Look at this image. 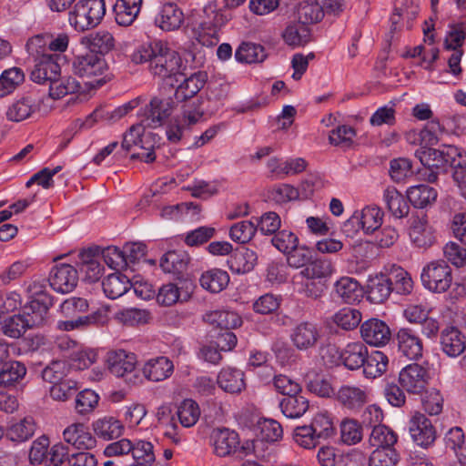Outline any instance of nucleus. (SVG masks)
Segmentation results:
<instances>
[{
    "instance_id": "55",
    "label": "nucleus",
    "mask_w": 466,
    "mask_h": 466,
    "mask_svg": "<svg viewBox=\"0 0 466 466\" xmlns=\"http://www.w3.org/2000/svg\"><path fill=\"white\" fill-rule=\"evenodd\" d=\"M115 319L127 326L146 324L150 319V313L147 309L129 308L117 311Z\"/></svg>"
},
{
    "instance_id": "3",
    "label": "nucleus",
    "mask_w": 466,
    "mask_h": 466,
    "mask_svg": "<svg viewBox=\"0 0 466 466\" xmlns=\"http://www.w3.org/2000/svg\"><path fill=\"white\" fill-rule=\"evenodd\" d=\"M455 152L456 147L451 145H442L440 149L428 147L417 149L415 156L423 166L420 175L430 183L436 182L441 173L447 172L449 158L456 155Z\"/></svg>"
},
{
    "instance_id": "48",
    "label": "nucleus",
    "mask_w": 466,
    "mask_h": 466,
    "mask_svg": "<svg viewBox=\"0 0 466 466\" xmlns=\"http://www.w3.org/2000/svg\"><path fill=\"white\" fill-rule=\"evenodd\" d=\"M267 55L262 46L253 43H242L235 53V57L241 63H260Z\"/></svg>"
},
{
    "instance_id": "29",
    "label": "nucleus",
    "mask_w": 466,
    "mask_h": 466,
    "mask_svg": "<svg viewBox=\"0 0 466 466\" xmlns=\"http://www.w3.org/2000/svg\"><path fill=\"white\" fill-rule=\"evenodd\" d=\"M368 357V348L363 342L357 341L346 345L342 350V363L350 370H355L363 367L365 358Z\"/></svg>"
},
{
    "instance_id": "2",
    "label": "nucleus",
    "mask_w": 466,
    "mask_h": 466,
    "mask_svg": "<svg viewBox=\"0 0 466 466\" xmlns=\"http://www.w3.org/2000/svg\"><path fill=\"white\" fill-rule=\"evenodd\" d=\"M203 13L201 21L193 27V36L202 46H216L219 41L218 29L231 19V15L222 7L217 8L214 3L206 5Z\"/></svg>"
},
{
    "instance_id": "54",
    "label": "nucleus",
    "mask_w": 466,
    "mask_h": 466,
    "mask_svg": "<svg viewBox=\"0 0 466 466\" xmlns=\"http://www.w3.org/2000/svg\"><path fill=\"white\" fill-rule=\"evenodd\" d=\"M324 14L325 12L318 0L315 2L303 1L298 7V17L305 25L319 22Z\"/></svg>"
},
{
    "instance_id": "25",
    "label": "nucleus",
    "mask_w": 466,
    "mask_h": 466,
    "mask_svg": "<svg viewBox=\"0 0 466 466\" xmlns=\"http://www.w3.org/2000/svg\"><path fill=\"white\" fill-rule=\"evenodd\" d=\"M334 293L342 302L352 304L362 298L360 284L350 277H342L334 284Z\"/></svg>"
},
{
    "instance_id": "18",
    "label": "nucleus",
    "mask_w": 466,
    "mask_h": 466,
    "mask_svg": "<svg viewBox=\"0 0 466 466\" xmlns=\"http://www.w3.org/2000/svg\"><path fill=\"white\" fill-rule=\"evenodd\" d=\"M27 292L31 299L27 308L36 314H41L46 319L47 311L53 305V298L46 293L45 280H33L27 287Z\"/></svg>"
},
{
    "instance_id": "46",
    "label": "nucleus",
    "mask_w": 466,
    "mask_h": 466,
    "mask_svg": "<svg viewBox=\"0 0 466 466\" xmlns=\"http://www.w3.org/2000/svg\"><path fill=\"white\" fill-rule=\"evenodd\" d=\"M332 264L328 259L316 258L309 262L301 269L299 275L302 279H310L319 280L326 279L332 274Z\"/></svg>"
},
{
    "instance_id": "63",
    "label": "nucleus",
    "mask_w": 466,
    "mask_h": 466,
    "mask_svg": "<svg viewBox=\"0 0 466 466\" xmlns=\"http://www.w3.org/2000/svg\"><path fill=\"white\" fill-rule=\"evenodd\" d=\"M399 455L393 448H380L373 451L369 459V466H396Z\"/></svg>"
},
{
    "instance_id": "33",
    "label": "nucleus",
    "mask_w": 466,
    "mask_h": 466,
    "mask_svg": "<svg viewBox=\"0 0 466 466\" xmlns=\"http://www.w3.org/2000/svg\"><path fill=\"white\" fill-rule=\"evenodd\" d=\"M105 295L111 299L123 296L131 288V281L128 277L121 273L108 275L102 282Z\"/></svg>"
},
{
    "instance_id": "36",
    "label": "nucleus",
    "mask_w": 466,
    "mask_h": 466,
    "mask_svg": "<svg viewBox=\"0 0 466 466\" xmlns=\"http://www.w3.org/2000/svg\"><path fill=\"white\" fill-rule=\"evenodd\" d=\"M81 42L96 54H107L115 47V39L107 31L90 34L83 37Z\"/></svg>"
},
{
    "instance_id": "51",
    "label": "nucleus",
    "mask_w": 466,
    "mask_h": 466,
    "mask_svg": "<svg viewBox=\"0 0 466 466\" xmlns=\"http://www.w3.org/2000/svg\"><path fill=\"white\" fill-rule=\"evenodd\" d=\"M26 373V369L24 364L19 361L5 362L0 370V387H9L19 380Z\"/></svg>"
},
{
    "instance_id": "35",
    "label": "nucleus",
    "mask_w": 466,
    "mask_h": 466,
    "mask_svg": "<svg viewBox=\"0 0 466 466\" xmlns=\"http://www.w3.org/2000/svg\"><path fill=\"white\" fill-rule=\"evenodd\" d=\"M218 384L226 392L238 393L245 388L244 373L237 369H223L218 375Z\"/></svg>"
},
{
    "instance_id": "27",
    "label": "nucleus",
    "mask_w": 466,
    "mask_h": 466,
    "mask_svg": "<svg viewBox=\"0 0 466 466\" xmlns=\"http://www.w3.org/2000/svg\"><path fill=\"white\" fill-rule=\"evenodd\" d=\"M367 287L368 299L375 304L386 301L392 292L387 274L380 273L370 277Z\"/></svg>"
},
{
    "instance_id": "4",
    "label": "nucleus",
    "mask_w": 466,
    "mask_h": 466,
    "mask_svg": "<svg viewBox=\"0 0 466 466\" xmlns=\"http://www.w3.org/2000/svg\"><path fill=\"white\" fill-rule=\"evenodd\" d=\"M106 14L105 0H79L68 13L69 25L77 32L98 25Z\"/></svg>"
},
{
    "instance_id": "62",
    "label": "nucleus",
    "mask_w": 466,
    "mask_h": 466,
    "mask_svg": "<svg viewBox=\"0 0 466 466\" xmlns=\"http://www.w3.org/2000/svg\"><path fill=\"white\" fill-rule=\"evenodd\" d=\"M312 429V432L315 434L319 441L320 439H328L334 435L335 428L330 418L325 413L317 414L311 423L309 425Z\"/></svg>"
},
{
    "instance_id": "45",
    "label": "nucleus",
    "mask_w": 466,
    "mask_h": 466,
    "mask_svg": "<svg viewBox=\"0 0 466 466\" xmlns=\"http://www.w3.org/2000/svg\"><path fill=\"white\" fill-rule=\"evenodd\" d=\"M199 282L206 290L218 293L227 287L229 282V276L222 269L214 268L203 273Z\"/></svg>"
},
{
    "instance_id": "19",
    "label": "nucleus",
    "mask_w": 466,
    "mask_h": 466,
    "mask_svg": "<svg viewBox=\"0 0 466 466\" xmlns=\"http://www.w3.org/2000/svg\"><path fill=\"white\" fill-rule=\"evenodd\" d=\"M65 442L77 450H92L96 446V438L82 423H74L63 431Z\"/></svg>"
},
{
    "instance_id": "24",
    "label": "nucleus",
    "mask_w": 466,
    "mask_h": 466,
    "mask_svg": "<svg viewBox=\"0 0 466 466\" xmlns=\"http://www.w3.org/2000/svg\"><path fill=\"white\" fill-rule=\"evenodd\" d=\"M174 371L173 362L167 357H157L146 362L143 367L145 377L152 381H162L169 378Z\"/></svg>"
},
{
    "instance_id": "56",
    "label": "nucleus",
    "mask_w": 466,
    "mask_h": 466,
    "mask_svg": "<svg viewBox=\"0 0 466 466\" xmlns=\"http://www.w3.org/2000/svg\"><path fill=\"white\" fill-rule=\"evenodd\" d=\"M25 79L20 68L7 69L0 76V97L12 93Z\"/></svg>"
},
{
    "instance_id": "15",
    "label": "nucleus",
    "mask_w": 466,
    "mask_h": 466,
    "mask_svg": "<svg viewBox=\"0 0 466 466\" xmlns=\"http://www.w3.org/2000/svg\"><path fill=\"white\" fill-rule=\"evenodd\" d=\"M360 335L363 340L371 346H385L391 338L389 326L379 319H370L360 326Z\"/></svg>"
},
{
    "instance_id": "21",
    "label": "nucleus",
    "mask_w": 466,
    "mask_h": 466,
    "mask_svg": "<svg viewBox=\"0 0 466 466\" xmlns=\"http://www.w3.org/2000/svg\"><path fill=\"white\" fill-rule=\"evenodd\" d=\"M336 399L344 408L356 410L368 401V392L362 387L342 385L336 393Z\"/></svg>"
},
{
    "instance_id": "10",
    "label": "nucleus",
    "mask_w": 466,
    "mask_h": 466,
    "mask_svg": "<svg viewBox=\"0 0 466 466\" xmlns=\"http://www.w3.org/2000/svg\"><path fill=\"white\" fill-rule=\"evenodd\" d=\"M429 379L428 370L417 363L406 366L399 374L400 384L411 394H421L428 385Z\"/></svg>"
},
{
    "instance_id": "12",
    "label": "nucleus",
    "mask_w": 466,
    "mask_h": 466,
    "mask_svg": "<svg viewBox=\"0 0 466 466\" xmlns=\"http://www.w3.org/2000/svg\"><path fill=\"white\" fill-rule=\"evenodd\" d=\"M50 286L60 293H69L74 290L78 282L77 270L69 264L56 265L48 278Z\"/></svg>"
},
{
    "instance_id": "42",
    "label": "nucleus",
    "mask_w": 466,
    "mask_h": 466,
    "mask_svg": "<svg viewBox=\"0 0 466 466\" xmlns=\"http://www.w3.org/2000/svg\"><path fill=\"white\" fill-rule=\"evenodd\" d=\"M391 288L400 295H408L413 289V280L410 275L402 268L393 266L387 274Z\"/></svg>"
},
{
    "instance_id": "17",
    "label": "nucleus",
    "mask_w": 466,
    "mask_h": 466,
    "mask_svg": "<svg viewBox=\"0 0 466 466\" xmlns=\"http://www.w3.org/2000/svg\"><path fill=\"white\" fill-rule=\"evenodd\" d=\"M174 108V102L171 98L154 97L147 106L146 118L142 120L147 127H157L162 125Z\"/></svg>"
},
{
    "instance_id": "30",
    "label": "nucleus",
    "mask_w": 466,
    "mask_h": 466,
    "mask_svg": "<svg viewBox=\"0 0 466 466\" xmlns=\"http://www.w3.org/2000/svg\"><path fill=\"white\" fill-rule=\"evenodd\" d=\"M142 3L143 0H117L114 5L116 23L124 26L132 25L140 13Z\"/></svg>"
},
{
    "instance_id": "53",
    "label": "nucleus",
    "mask_w": 466,
    "mask_h": 466,
    "mask_svg": "<svg viewBox=\"0 0 466 466\" xmlns=\"http://www.w3.org/2000/svg\"><path fill=\"white\" fill-rule=\"evenodd\" d=\"M177 416L183 427H192L200 416L198 404L191 399L184 400L177 408Z\"/></svg>"
},
{
    "instance_id": "7",
    "label": "nucleus",
    "mask_w": 466,
    "mask_h": 466,
    "mask_svg": "<svg viewBox=\"0 0 466 466\" xmlns=\"http://www.w3.org/2000/svg\"><path fill=\"white\" fill-rule=\"evenodd\" d=\"M384 213L377 206L365 207L361 211H356L344 223L343 230L346 233L357 232L360 228L367 234L372 233L380 228Z\"/></svg>"
},
{
    "instance_id": "1",
    "label": "nucleus",
    "mask_w": 466,
    "mask_h": 466,
    "mask_svg": "<svg viewBox=\"0 0 466 466\" xmlns=\"http://www.w3.org/2000/svg\"><path fill=\"white\" fill-rule=\"evenodd\" d=\"M132 60L137 64L148 62L151 73L164 80H170L168 85L172 87L175 86L173 78L178 82L177 76H183L180 72L181 57L161 41H153L147 46H142L132 55Z\"/></svg>"
},
{
    "instance_id": "50",
    "label": "nucleus",
    "mask_w": 466,
    "mask_h": 466,
    "mask_svg": "<svg viewBox=\"0 0 466 466\" xmlns=\"http://www.w3.org/2000/svg\"><path fill=\"white\" fill-rule=\"evenodd\" d=\"M145 127L146 126H144L143 122L142 124L133 125L128 131L123 135L122 149L128 152L134 146H137L138 144H141V148H145V145L150 142L149 135L144 134Z\"/></svg>"
},
{
    "instance_id": "61",
    "label": "nucleus",
    "mask_w": 466,
    "mask_h": 466,
    "mask_svg": "<svg viewBox=\"0 0 466 466\" xmlns=\"http://www.w3.org/2000/svg\"><path fill=\"white\" fill-rule=\"evenodd\" d=\"M69 371V367L64 360L51 361L41 372L42 379L51 384L64 380Z\"/></svg>"
},
{
    "instance_id": "38",
    "label": "nucleus",
    "mask_w": 466,
    "mask_h": 466,
    "mask_svg": "<svg viewBox=\"0 0 466 466\" xmlns=\"http://www.w3.org/2000/svg\"><path fill=\"white\" fill-rule=\"evenodd\" d=\"M407 198L415 208H424L436 201L437 191L428 185L421 184L410 187L407 190Z\"/></svg>"
},
{
    "instance_id": "58",
    "label": "nucleus",
    "mask_w": 466,
    "mask_h": 466,
    "mask_svg": "<svg viewBox=\"0 0 466 466\" xmlns=\"http://www.w3.org/2000/svg\"><path fill=\"white\" fill-rule=\"evenodd\" d=\"M257 229V225L250 220L239 221L231 226L229 237L235 242L248 243L255 236Z\"/></svg>"
},
{
    "instance_id": "44",
    "label": "nucleus",
    "mask_w": 466,
    "mask_h": 466,
    "mask_svg": "<svg viewBox=\"0 0 466 466\" xmlns=\"http://www.w3.org/2000/svg\"><path fill=\"white\" fill-rule=\"evenodd\" d=\"M106 322V316L101 311H96L87 316L78 317L72 320H60L56 328L60 330L70 331L83 329L91 325H104Z\"/></svg>"
},
{
    "instance_id": "22",
    "label": "nucleus",
    "mask_w": 466,
    "mask_h": 466,
    "mask_svg": "<svg viewBox=\"0 0 466 466\" xmlns=\"http://www.w3.org/2000/svg\"><path fill=\"white\" fill-rule=\"evenodd\" d=\"M398 349L409 360H418L422 356V341L410 329H400L396 336Z\"/></svg>"
},
{
    "instance_id": "16",
    "label": "nucleus",
    "mask_w": 466,
    "mask_h": 466,
    "mask_svg": "<svg viewBox=\"0 0 466 466\" xmlns=\"http://www.w3.org/2000/svg\"><path fill=\"white\" fill-rule=\"evenodd\" d=\"M61 68L56 62V57L50 54H44L38 57L31 71L30 78L37 84L48 85L49 81L58 77Z\"/></svg>"
},
{
    "instance_id": "52",
    "label": "nucleus",
    "mask_w": 466,
    "mask_h": 466,
    "mask_svg": "<svg viewBox=\"0 0 466 466\" xmlns=\"http://www.w3.org/2000/svg\"><path fill=\"white\" fill-rule=\"evenodd\" d=\"M49 96L53 99H59L67 94L76 93L80 86L78 82L71 77H55L49 81Z\"/></svg>"
},
{
    "instance_id": "23",
    "label": "nucleus",
    "mask_w": 466,
    "mask_h": 466,
    "mask_svg": "<svg viewBox=\"0 0 466 466\" xmlns=\"http://www.w3.org/2000/svg\"><path fill=\"white\" fill-rule=\"evenodd\" d=\"M409 235L412 243L419 248H428L435 240L433 229L425 216L416 217L410 221Z\"/></svg>"
},
{
    "instance_id": "26",
    "label": "nucleus",
    "mask_w": 466,
    "mask_h": 466,
    "mask_svg": "<svg viewBox=\"0 0 466 466\" xmlns=\"http://www.w3.org/2000/svg\"><path fill=\"white\" fill-rule=\"evenodd\" d=\"M258 262L257 253L246 247L237 248L228 260L229 268L238 274L251 271Z\"/></svg>"
},
{
    "instance_id": "8",
    "label": "nucleus",
    "mask_w": 466,
    "mask_h": 466,
    "mask_svg": "<svg viewBox=\"0 0 466 466\" xmlns=\"http://www.w3.org/2000/svg\"><path fill=\"white\" fill-rule=\"evenodd\" d=\"M45 322L41 314L25 308L23 313L5 318L1 324L2 332L10 338H20L28 329L41 326Z\"/></svg>"
},
{
    "instance_id": "9",
    "label": "nucleus",
    "mask_w": 466,
    "mask_h": 466,
    "mask_svg": "<svg viewBox=\"0 0 466 466\" xmlns=\"http://www.w3.org/2000/svg\"><path fill=\"white\" fill-rule=\"evenodd\" d=\"M107 69L105 59L93 52L76 56L72 63L75 75L82 78L91 79L102 76Z\"/></svg>"
},
{
    "instance_id": "39",
    "label": "nucleus",
    "mask_w": 466,
    "mask_h": 466,
    "mask_svg": "<svg viewBox=\"0 0 466 466\" xmlns=\"http://www.w3.org/2000/svg\"><path fill=\"white\" fill-rule=\"evenodd\" d=\"M205 85V75L201 72L195 73L181 82L176 91L175 97L177 101H185L196 96Z\"/></svg>"
},
{
    "instance_id": "64",
    "label": "nucleus",
    "mask_w": 466,
    "mask_h": 466,
    "mask_svg": "<svg viewBox=\"0 0 466 466\" xmlns=\"http://www.w3.org/2000/svg\"><path fill=\"white\" fill-rule=\"evenodd\" d=\"M465 37L466 25L464 24L451 25L445 36L444 48L446 50L461 49Z\"/></svg>"
},
{
    "instance_id": "6",
    "label": "nucleus",
    "mask_w": 466,
    "mask_h": 466,
    "mask_svg": "<svg viewBox=\"0 0 466 466\" xmlns=\"http://www.w3.org/2000/svg\"><path fill=\"white\" fill-rule=\"evenodd\" d=\"M420 279L428 290L445 292L452 283L451 268L444 260L431 261L422 268Z\"/></svg>"
},
{
    "instance_id": "5",
    "label": "nucleus",
    "mask_w": 466,
    "mask_h": 466,
    "mask_svg": "<svg viewBox=\"0 0 466 466\" xmlns=\"http://www.w3.org/2000/svg\"><path fill=\"white\" fill-rule=\"evenodd\" d=\"M211 445L214 453L218 457L235 455L236 458L243 460L255 451L254 442L246 441L241 445L238 434L229 429H217L211 434Z\"/></svg>"
},
{
    "instance_id": "13",
    "label": "nucleus",
    "mask_w": 466,
    "mask_h": 466,
    "mask_svg": "<svg viewBox=\"0 0 466 466\" xmlns=\"http://www.w3.org/2000/svg\"><path fill=\"white\" fill-rule=\"evenodd\" d=\"M409 431L414 442L421 447L431 445L436 440V431L431 420L416 412L409 421Z\"/></svg>"
},
{
    "instance_id": "59",
    "label": "nucleus",
    "mask_w": 466,
    "mask_h": 466,
    "mask_svg": "<svg viewBox=\"0 0 466 466\" xmlns=\"http://www.w3.org/2000/svg\"><path fill=\"white\" fill-rule=\"evenodd\" d=\"M333 321L341 329L351 330L360 323L361 313L352 308H343L333 316Z\"/></svg>"
},
{
    "instance_id": "37",
    "label": "nucleus",
    "mask_w": 466,
    "mask_h": 466,
    "mask_svg": "<svg viewBox=\"0 0 466 466\" xmlns=\"http://www.w3.org/2000/svg\"><path fill=\"white\" fill-rule=\"evenodd\" d=\"M93 431L98 438L109 441L120 437L124 426L114 417H104L93 423Z\"/></svg>"
},
{
    "instance_id": "60",
    "label": "nucleus",
    "mask_w": 466,
    "mask_h": 466,
    "mask_svg": "<svg viewBox=\"0 0 466 466\" xmlns=\"http://www.w3.org/2000/svg\"><path fill=\"white\" fill-rule=\"evenodd\" d=\"M362 428L357 420L352 419L342 420L340 424V438L345 444H356L362 440Z\"/></svg>"
},
{
    "instance_id": "28",
    "label": "nucleus",
    "mask_w": 466,
    "mask_h": 466,
    "mask_svg": "<svg viewBox=\"0 0 466 466\" xmlns=\"http://www.w3.org/2000/svg\"><path fill=\"white\" fill-rule=\"evenodd\" d=\"M441 345L449 357H457L465 350L464 336L455 327H448L441 331Z\"/></svg>"
},
{
    "instance_id": "49",
    "label": "nucleus",
    "mask_w": 466,
    "mask_h": 466,
    "mask_svg": "<svg viewBox=\"0 0 466 466\" xmlns=\"http://www.w3.org/2000/svg\"><path fill=\"white\" fill-rule=\"evenodd\" d=\"M370 446L380 448H392L397 442L396 433L385 425H375L370 435Z\"/></svg>"
},
{
    "instance_id": "31",
    "label": "nucleus",
    "mask_w": 466,
    "mask_h": 466,
    "mask_svg": "<svg viewBox=\"0 0 466 466\" xmlns=\"http://www.w3.org/2000/svg\"><path fill=\"white\" fill-rule=\"evenodd\" d=\"M190 258L184 250H169L160 259L163 271L174 275H180L187 268Z\"/></svg>"
},
{
    "instance_id": "32",
    "label": "nucleus",
    "mask_w": 466,
    "mask_h": 466,
    "mask_svg": "<svg viewBox=\"0 0 466 466\" xmlns=\"http://www.w3.org/2000/svg\"><path fill=\"white\" fill-rule=\"evenodd\" d=\"M204 321L220 328L221 329H232L239 327L242 323L241 318L234 311L212 310L203 316Z\"/></svg>"
},
{
    "instance_id": "41",
    "label": "nucleus",
    "mask_w": 466,
    "mask_h": 466,
    "mask_svg": "<svg viewBox=\"0 0 466 466\" xmlns=\"http://www.w3.org/2000/svg\"><path fill=\"white\" fill-rule=\"evenodd\" d=\"M383 199L389 211L397 218H401L409 214L410 207L404 197L393 187L384 190Z\"/></svg>"
},
{
    "instance_id": "43",
    "label": "nucleus",
    "mask_w": 466,
    "mask_h": 466,
    "mask_svg": "<svg viewBox=\"0 0 466 466\" xmlns=\"http://www.w3.org/2000/svg\"><path fill=\"white\" fill-rule=\"evenodd\" d=\"M282 413L289 419H297L303 416L309 410V400L299 394L289 395L279 403Z\"/></svg>"
},
{
    "instance_id": "14",
    "label": "nucleus",
    "mask_w": 466,
    "mask_h": 466,
    "mask_svg": "<svg viewBox=\"0 0 466 466\" xmlns=\"http://www.w3.org/2000/svg\"><path fill=\"white\" fill-rule=\"evenodd\" d=\"M320 338L318 325L310 321H302L291 330L290 339L299 350H307L316 346Z\"/></svg>"
},
{
    "instance_id": "57",
    "label": "nucleus",
    "mask_w": 466,
    "mask_h": 466,
    "mask_svg": "<svg viewBox=\"0 0 466 466\" xmlns=\"http://www.w3.org/2000/svg\"><path fill=\"white\" fill-rule=\"evenodd\" d=\"M35 431V425L32 418H25L13 424L7 431V437L12 441H25L30 439Z\"/></svg>"
},
{
    "instance_id": "11",
    "label": "nucleus",
    "mask_w": 466,
    "mask_h": 466,
    "mask_svg": "<svg viewBox=\"0 0 466 466\" xmlns=\"http://www.w3.org/2000/svg\"><path fill=\"white\" fill-rule=\"evenodd\" d=\"M137 362V356L124 350H110L106 357L109 372L119 378L130 376L136 370Z\"/></svg>"
},
{
    "instance_id": "34",
    "label": "nucleus",
    "mask_w": 466,
    "mask_h": 466,
    "mask_svg": "<svg viewBox=\"0 0 466 466\" xmlns=\"http://www.w3.org/2000/svg\"><path fill=\"white\" fill-rule=\"evenodd\" d=\"M38 109L35 99L31 96H22L15 101L7 109L6 116L15 122L23 121Z\"/></svg>"
},
{
    "instance_id": "20",
    "label": "nucleus",
    "mask_w": 466,
    "mask_h": 466,
    "mask_svg": "<svg viewBox=\"0 0 466 466\" xmlns=\"http://www.w3.org/2000/svg\"><path fill=\"white\" fill-rule=\"evenodd\" d=\"M184 18V13L177 4L166 3L160 7L155 23L162 30L174 31L182 25Z\"/></svg>"
},
{
    "instance_id": "40",
    "label": "nucleus",
    "mask_w": 466,
    "mask_h": 466,
    "mask_svg": "<svg viewBox=\"0 0 466 466\" xmlns=\"http://www.w3.org/2000/svg\"><path fill=\"white\" fill-rule=\"evenodd\" d=\"M365 359V364L362 368L366 378L375 379L386 372L389 359L382 351L373 350L370 353L368 352V357Z\"/></svg>"
},
{
    "instance_id": "47",
    "label": "nucleus",
    "mask_w": 466,
    "mask_h": 466,
    "mask_svg": "<svg viewBox=\"0 0 466 466\" xmlns=\"http://www.w3.org/2000/svg\"><path fill=\"white\" fill-rule=\"evenodd\" d=\"M282 37L289 46H301L310 41V31L309 27L301 22L290 24L282 33Z\"/></svg>"
}]
</instances>
